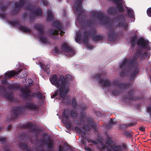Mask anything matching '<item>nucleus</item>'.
<instances>
[{"mask_svg": "<svg viewBox=\"0 0 151 151\" xmlns=\"http://www.w3.org/2000/svg\"><path fill=\"white\" fill-rule=\"evenodd\" d=\"M50 81L52 84L57 88L61 97H63L69 92L70 85L67 81H63L55 75L52 77Z\"/></svg>", "mask_w": 151, "mask_h": 151, "instance_id": "obj_1", "label": "nucleus"}, {"mask_svg": "<svg viewBox=\"0 0 151 151\" xmlns=\"http://www.w3.org/2000/svg\"><path fill=\"white\" fill-rule=\"evenodd\" d=\"M9 78V71L6 72L4 76H0V93L6 96L9 100V83L8 80Z\"/></svg>", "mask_w": 151, "mask_h": 151, "instance_id": "obj_2", "label": "nucleus"}, {"mask_svg": "<svg viewBox=\"0 0 151 151\" xmlns=\"http://www.w3.org/2000/svg\"><path fill=\"white\" fill-rule=\"evenodd\" d=\"M99 146L101 147L100 148L99 150H106L107 149L109 151H119L120 150H127V148L125 145H123L122 147L120 146H116L115 145L111 146L108 143L106 144L104 146L101 143L99 144Z\"/></svg>", "mask_w": 151, "mask_h": 151, "instance_id": "obj_3", "label": "nucleus"}, {"mask_svg": "<svg viewBox=\"0 0 151 151\" xmlns=\"http://www.w3.org/2000/svg\"><path fill=\"white\" fill-rule=\"evenodd\" d=\"M8 6L6 4L3 5L0 3V10L1 12H0V18L7 21V23L9 24V20L7 19V14H6L5 11L6 10Z\"/></svg>", "mask_w": 151, "mask_h": 151, "instance_id": "obj_4", "label": "nucleus"}, {"mask_svg": "<svg viewBox=\"0 0 151 151\" xmlns=\"http://www.w3.org/2000/svg\"><path fill=\"white\" fill-rule=\"evenodd\" d=\"M137 44L144 48L147 49L148 50L150 49L149 41L143 38H141L139 40Z\"/></svg>", "mask_w": 151, "mask_h": 151, "instance_id": "obj_5", "label": "nucleus"}, {"mask_svg": "<svg viewBox=\"0 0 151 151\" xmlns=\"http://www.w3.org/2000/svg\"><path fill=\"white\" fill-rule=\"evenodd\" d=\"M61 50L63 52H66V55L68 56H71L74 54L73 51L70 48L67 43L63 45L61 48Z\"/></svg>", "mask_w": 151, "mask_h": 151, "instance_id": "obj_6", "label": "nucleus"}, {"mask_svg": "<svg viewBox=\"0 0 151 151\" xmlns=\"http://www.w3.org/2000/svg\"><path fill=\"white\" fill-rule=\"evenodd\" d=\"M75 150V148L73 147L69 146H65L64 145H61L59 147V151L64 150L71 151Z\"/></svg>", "mask_w": 151, "mask_h": 151, "instance_id": "obj_7", "label": "nucleus"}, {"mask_svg": "<svg viewBox=\"0 0 151 151\" xmlns=\"http://www.w3.org/2000/svg\"><path fill=\"white\" fill-rule=\"evenodd\" d=\"M114 2L118 5V7L119 8V10L121 11L123 10V8H122V4H123V2L122 0H113Z\"/></svg>", "mask_w": 151, "mask_h": 151, "instance_id": "obj_8", "label": "nucleus"}, {"mask_svg": "<svg viewBox=\"0 0 151 151\" xmlns=\"http://www.w3.org/2000/svg\"><path fill=\"white\" fill-rule=\"evenodd\" d=\"M38 39L40 41V42L43 43H46L47 40V39L45 37L44 35L41 34L38 37Z\"/></svg>", "mask_w": 151, "mask_h": 151, "instance_id": "obj_9", "label": "nucleus"}, {"mask_svg": "<svg viewBox=\"0 0 151 151\" xmlns=\"http://www.w3.org/2000/svg\"><path fill=\"white\" fill-rule=\"evenodd\" d=\"M129 65V61L127 60L126 59L121 63L120 67L121 69H122L124 68L128 67Z\"/></svg>", "mask_w": 151, "mask_h": 151, "instance_id": "obj_10", "label": "nucleus"}, {"mask_svg": "<svg viewBox=\"0 0 151 151\" xmlns=\"http://www.w3.org/2000/svg\"><path fill=\"white\" fill-rule=\"evenodd\" d=\"M127 11L129 16L132 19V21H134V15H133V12L132 10L129 8H127Z\"/></svg>", "mask_w": 151, "mask_h": 151, "instance_id": "obj_11", "label": "nucleus"}, {"mask_svg": "<svg viewBox=\"0 0 151 151\" xmlns=\"http://www.w3.org/2000/svg\"><path fill=\"white\" fill-rule=\"evenodd\" d=\"M47 20L49 22H51V20L53 19V16L52 13L51 11H48L47 12Z\"/></svg>", "mask_w": 151, "mask_h": 151, "instance_id": "obj_12", "label": "nucleus"}, {"mask_svg": "<svg viewBox=\"0 0 151 151\" xmlns=\"http://www.w3.org/2000/svg\"><path fill=\"white\" fill-rule=\"evenodd\" d=\"M100 82L101 85L104 86H106L109 84V82L107 80H101L100 81Z\"/></svg>", "mask_w": 151, "mask_h": 151, "instance_id": "obj_13", "label": "nucleus"}, {"mask_svg": "<svg viewBox=\"0 0 151 151\" xmlns=\"http://www.w3.org/2000/svg\"><path fill=\"white\" fill-rule=\"evenodd\" d=\"M22 70L21 69L19 70L18 71H10V76L14 75H17L19 74V73L21 72Z\"/></svg>", "mask_w": 151, "mask_h": 151, "instance_id": "obj_14", "label": "nucleus"}, {"mask_svg": "<svg viewBox=\"0 0 151 151\" xmlns=\"http://www.w3.org/2000/svg\"><path fill=\"white\" fill-rule=\"evenodd\" d=\"M53 146V142L51 140H49L48 142L46 144V146L49 148H51Z\"/></svg>", "mask_w": 151, "mask_h": 151, "instance_id": "obj_15", "label": "nucleus"}, {"mask_svg": "<svg viewBox=\"0 0 151 151\" xmlns=\"http://www.w3.org/2000/svg\"><path fill=\"white\" fill-rule=\"evenodd\" d=\"M41 65H42L40 66V67L42 68L44 70L47 71V72L49 71V67L48 66H45L43 65H42V64H41Z\"/></svg>", "mask_w": 151, "mask_h": 151, "instance_id": "obj_16", "label": "nucleus"}, {"mask_svg": "<svg viewBox=\"0 0 151 151\" xmlns=\"http://www.w3.org/2000/svg\"><path fill=\"white\" fill-rule=\"evenodd\" d=\"M28 107L31 109H34L37 108L36 106L32 104H29Z\"/></svg>", "mask_w": 151, "mask_h": 151, "instance_id": "obj_17", "label": "nucleus"}, {"mask_svg": "<svg viewBox=\"0 0 151 151\" xmlns=\"http://www.w3.org/2000/svg\"><path fill=\"white\" fill-rule=\"evenodd\" d=\"M119 27H122L125 29L127 28V27L128 26L127 24L126 23H121L119 25Z\"/></svg>", "mask_w": 151, "mask_h": 151, "instance_id": "obj_18", "label": "nucleus"}, {"mask_svg": "<svg viewBox=\"0 0 151 151\" xmlns=\"http://www.w3.org/2000/svg\"><path fill=\"white\" fill-rule=\"evenodd\" d=\"M21 30L23 31L26 32H29L30 31V29L26 27H22L21 28Z\"/></svg>", "mask_w": 151, "mask_h": 151, "instance_id": "obj_19", "label": "nucleus"}, {"mask_svg": "<svg viewBox=\"0 0 151 151\" xmlns=\"http://www.w3.org/2000/svg\"><path fill=\"white\" fill-rule=\"evenodd\" d=\"M22 91L23 93L26 95L29 93V90L27 88H24Z\"/></svg>", "mask_w": 151, "mask_h": 151, "instance_id": "obj_20", "label": "nucleus"}, {"mask_svg": "<svg viewBox=\"0 0 151 151\" xmlns=\"http://www.w3.org/2000/svg\"><path fill=\"white\" fill-rule=\"evenodd\" d=\"M27 76V74L26 72L24 71L22 73V74L19 77L21 78H22L24 77H25Z\"/></svg>", "mask_w": 151, "mask_h": 151, "instance_id": "obj_21", "label": "nucleus"}, {"mask_svg": "<svg viewBox=\"0 0 151 151\" xmlns=\"http://www.w3.org/2000/svg\"><path fill=\"white\" fill-rule=\"evenodd\" d=\"M80 31H79V32H78L77 34V37L76 38V40L77 42H78L77 40H79L80 39V37L81 36V35L80 34Z\"/></svg>", "mask_w": 151, "mask_h": 151, "instance_id": "obj_22", "label": "nucleus"}, {"mask_svg": "<svg viewBox=\"0 0 151 151\" xmlns=\"http://www.w3.org/2000/svg\"><path fill=\"white\" fill-rule=\"evenodd\" d=\"M147 13L148 16H151V7L148 9L147 11Z\"/></svg>", "mask_w": 151, "mask_h": 151, "instance_id": "obj_23", "label": "nucleus"}, {"mask_svg": "<svg viewBox=\"0 0 151 151\" xmlns=\"http://www.w3.org/2000/svg\"><path fill=\"white\" fill-rule=\"evenodd\" d=\"M51 33L52 35H57L58 34V31L57 30L55 29L54 31H51Z\"/></svg>", "mask_w": 151, "mask_h": 151, "instance_id": "obj_24", "label": "nucleus"}, {"mask_svg": "<svg viewBox=\"0 0 151 151\" xmlns=\"http://www.w3.org/2000/svg\"><path fill=\"white\" fill-rule=\"evenodd\" d=\"M6 138L5 137H0V142L3 143V142L6 141Z\"/></svg>", "mask_w": 151, "mask_h": 151, "instance_id": "obj_25", "label": "nucleus"}, {"mask_svg": "<svg viewBox=\"0 0 151 151\" xmlns=\"http://www.w3.org/2000/svg\"><path fill=\"white\" fill-rule=\"evenodd\" d=\"M59 50L57 47L54 48V52L55 54H58L59 53Z\"/></svg>", "mask_w": 151, "mask_h": 151, "instance_id": "obj_26", "label": "nucleus"}, {"mask_svg": "<svg viewBox=\"0 0 151 151\" xmlns=\"http://www.w3.org/2000/svg\"><path fill=\"white\" fill-rule=\"evenodd\" d=\"M68 118V117L66 116L65 115V113H64L63 115V122L64 123H65V120L66 119H67Z\"/></svg>", "mask_w": 151, "mask_h": 151, "instance_id": "obj_27", "label": "nucleus"}, {"mask_svg": "<svg viewBox=\"0 0 151 151\" xmlns=\"http://www.w3.org/2000/svg\"><path fill=\"white\" fill-rule=\"evenodd\" d=\"M90 119H88V121L89 122L88 123V124L89 126H91L92 127H94L93 126V124L92 121H91H91H90Z\"/></svg>", "mask_w": 151, "mask_h": 151, "instance_id": "obj_28", "label": "nucleus"}, {"mask_svg": "<svg viewBox=\"0 0 151 151\" xmlns=\"http://www.w3.org/2000/svg\"><path fill=\"white\" fill-rule=\"evenodd\" d=\"M20 147L22 149H24L27 147V145L24 144H22L20 145Z\"/></svg>", "mask_w": 151, "mask_h": 151, "instance_id": "obj_29", "label": "nucleus"}, {"mask_svg": "<svg viewBox=\"0 0 151 151\" xmlns=\"http://www.w3.org/2000/svg\"><path fill=\"white\" fill-rule=\"evenodd\" d=\"M28 82L29 84V86H30L32 85V83L33 81L31 79H28Z\"/></svg>", "mask_w": 151, "mask_h": 151, "instance_id": "obj_30", "label": "nucleus"}, {"mask_svg": "<svg viewBox=\"0 0 151 151\" xmlns=\"http://www.w3.org/2000/svg\"><path fill=\"white\" fill-rule=\"evenodd\" d=\"M42 14V12L40 9L39 10L38 12L36 13V14L37 15H40Z\"/></svg>", "mask_w": 151, "mask_h": 151, "instance_id": "obj_31", "label": "nucleus"}, {"mask_svg": "<svg viewBox=\"0 0 151 151\" xmlns=\"http://www.w3.org/2000/svg\"><path fill=\"white\" fill-rule=\"evenodd\" d=\"M21 111V110L20 109L17 107H15V110H14V112H16L17 111Z\"/></svg>", "mask_w": 151, "mask_h": 151, "instance_id": "obj_32", "label": "nucleus"}, {"mask_svg": "<svg viewBox=\"0 0 151 151\" xmlns=\"http://www.w3.org/2000/svg\"><path fill=\"white\" fill-rule=\"evenodd\" d=\"M76 112L74 111H72L71 113L72 116L75 117L76 116Z\"/></svg>", "mask_w": 151, "mask_h": 151, "instance_id": "obj_33", "label": "nucleus"}, {"mask_svg": "<svg viewBox=\"0 0 151 151\" xmlns=\"http://www.w3.org/2000/svg\"><path fill=\"white\" fill-rule=\"evenodd\" d=\"M136 37H134L133 39H132V40H131V43L132 44H134V42H135V40H136Z\"/></svg>", "mask_w": 151, "mask_h": 151, "instance_id": "obj_34", "label": "nucleus"}, {"mask_svg": "<svg viewBox=\"0 0 151 151\" xmlns=\"http://www.w3.org/2000/svg\"><path fill=\"white\" fill-rule=\"evenodd\" d=\"M85 150L88 151H91V150L89 147H86L85 148Z\"/></svg>", "mask_w": 151, "mask_h": 151, "instance_id": "obj_35", "label": "nucleus"}, {"mask_svg": "<svg viewBox=\"0 0 151 151\" xmlns=\"http://www.w3.org/2000/svg\"><path fill=\"white\" fill-rule=\"evenodd\" d=\"M139 129L140 130L142 131H144L145 130V128L143 127H140L139 128Z\"/></svg>", "mask_w": 151, "mask_h": 151, "instance_id": "obj_36", "label": "nucleus"}, {"mask_svg": "<svg viewBox=\"0 0 151 151\" xmlns=\"http://www.w3.org/2000/svg\"><path fill=\"white\" fill-rule=\"evenodd\" d=\"M87 47L89 49H91L92 48V47L90 45H88Z\"/></svg>", "mask_w": 151, "mask_h": 151, "instance_id": "obj_37", "label": "nucleus"}, {"mask_svg": "<svg viewBox=\"0 0 151 151\" xmlns=\"http://www.w3.org/2000/svg\"><path fill=\"white\" fill-rule=\"evenodd\" d=\"M58 94L57 92H55V93L54 94H53L52 96V98L54 97L56 95H57Z\"/></svg>", "mask_w": 151, "mask_h": 151, "instance_id": "obj_38", "label": "nucleus"}, {"mask_svg": "<svg viewBox=\"0 0 151 151\" xmlns=\"http://www.w3.org/2000/svg\"><path fill=\"white\" fill-rule=\"evenodd\" d=\"M64 32L62 30H60V35L61 36H62L63 35Z\"/></svg>", "mask_w": 151, "mask_h": 151, "instance_id": "obj_39", "label": "nucleus"}, {"mask_svg": "<svg viewBox=\"0 0 151 151\" xmlns=\"http://www.w3.org/2000/svg\"><path fill=\"white\" fill-rule=\"evenodd\" d=\"M22 6V4H20L18 5V4L16 5V7H19L20 6Z\"/></svg>", "mask_w": 151, "mask_h": 151, "instance_id": "obj_40", "label": "nucleus"}, {"mask_svg": "<svg viewBox=\"0 0 151 151\" xmlns=\"http://www.w3.org/2000/svg\"><path fill=\"white\" fill-rule=\"evenodd\" d=\"M60 25H58L57 26V28L58 30H60Z\"/></svg>", "mask_w": 151, "mask_h": 151, "instance_id": "obj_41", "label": "nucleus"}, {"mask_svg": "<svg viewBox=\"0 0 151 151\" xmlns=\"http://www.w3.org/2000/svg\"><path fill=\"white\" fill-rule=\"evenodd\" d=\"M7 129L9 130V125H8Z\"/></svg>", "mask_w": 151, "mask_h": 151, "instance_id": "obj_42", "label": "nucleus"}, {"mask_svg": "<svg viewBox=\"0 0 151 151\" xmlns=\"http://www.w3.org/2000/svg\"><path fill=\"white\" fill-rule=\"evenodd\" d=\"M2 129V128L1 127H0V132L1 131Z\"/></svg>", "mask_w": 151, "mask_h": 151, "instance_id": "obj_43", "label": "nucleus"}, {"mask_svg": "<svg viewBox=\"0 0 151 151\" xmlns=\"http://www.w3.org/2000/svg\"><path fill=\"white\" fill-rule=\"evenodd\" d=\"M71 127V126L70 125H69V126L68 127V128H70Z\"/></svg>", "mask_w": 151, "mask_h": 151, "instance_id": "obj_44", "label": "nucleus"}, {"mask_svg": "<svg viewBox=\"0 0 151 151\" xmlns=\"http://www.w3.org/2000/svg\"><path fill=\"white\" fill-rule=\"evenodd\" d=\"M111 123H113V121L112 120L111 121Z\"/></svg>", "mask_w": 151, "mask_h": 151, "instance_id": "obj_45", "label": "nucleus"}, {"mask_svg": "<svg viewBox=\"0 0 151 151\" xmlns=\"http://www.w3.org/2000/svg\"><path fill=\"white\" fill-rule=\"evenodd\" d=\"M10 101L11 100V99H10Z\"/></svg>", "mask_w": 151, "mask_h": 151, "instance_id": "obj_46", "label": "nucleus"}]
</instances>
